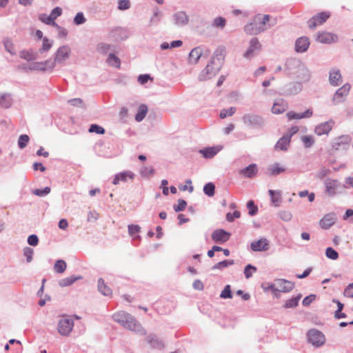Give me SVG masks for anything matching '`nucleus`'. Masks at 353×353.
Here are the masks:
<instances>
[{
  "mask_svg": "<svg viewBox=\"0 0 353 353\" xmlns=\"http://www.w3.org/2000/svg\"><path fill=\"white\" fill-rule=\"evenodd\" d=\"M11 104L9 96L6 94L0 95V105L3 108H8Z\"/></svg>",
  "mask_w": 353,
  "mask_h": 353,
  "instance_id": "41",
  "label": "nucleus"
},
{
  "mask_svg": "<svg viewBox=\"0 0 353 353\" xmlns=\"http://www.w3.org/2000/svg\"><path fill=\"white\" fill-rule=\"evenodd\" d=\"M279 217L285 221H288L292 219V214L289 211H281L279 212Z\"/></svg>",
  "mask_w": 353,
  "mask_h": 353,
  "instance_id": "55",
  "label": "nucleus"
},
{
  "mask_svg": "<svg viewBox=\"0 0 353 353\" xmlns=\"http://www.w3.org/2000/svg\"><path fill=\"white\" fill-rule=\"evenodd\" d=\"M350 90L349 84H345L340 88L334 94L333 97V102L334 104H339L344 101L345 97L347 95Z\"/></svg>",
  "mask_w": 353,
  "mask_h": 353,
  "instance_id": "7",
  "label": "nucleus"
},
{
  "mask_svg": "<svg viewBox=\"0 0 353 353\" xmlns=\"http://www.w3.org/2000/svg\"><path fill=\"white\" fill-rule=\"evenodd\" d=\"M4 45H5V47L6 48V50L10 52L11 54L14 53L13 50H14V46L12 44V43L10 41H6L5 43H4Z\"/></svg>",
  "mask_w": 353,
  "mask_h": 353,
  "instance_id": "64",
  "label": "nucleus"
},
{
  "mask_svg": "<svg viewBox=\"0 0 353 353\" xmlns=\"http://www.w3.org/2000/svg\"><path fill=\"white\" fill-rule=\"evenodd\" d=\"M258 172V168L256 164L252 163L248 167L239 170V174L245 178H253L256 176Z\"/></svg>",
  "mask_w": 353,
  "mask_h": 353,
  "instance_id": "13",
  "label": "nucleus"
},
{
  "mask_svg": "<svg viewBox=\"0 0 353 353\" xmlns=\"http://www.w3.org/2000/svg\"><path fill=\"white\" fill-rule=\"evenodd\" d=\"M312 110L308 109L303 113H296L292 111L288 112L286 114V117L289 120L301 119L304 118H310L312 117Z\"/></svg>",
  "mask_w": 353,
  "mask_h": 353,
  "instance_id": "18",
  "label": "nucleus"
},
{
  "mask_svg": "<svg viewBox=\"0 0 353 353\" xmlns=\"http://www.w3.org/2000/svg\"><path fill=\"white\" fill-rule=\"evenodd\" d=\"M108 64L111 66L115 67L117 68H120L121 61L119 57H117L114 54H110L108 58L107 59Z\"/></svg>",
  "mask_w": 353,
  "mask_h": 353,
  "instance_id": "32",
  "label": "nucleus"
},
{
  "mask_svg": "<svg viewBox=\"0 0 353 353\" xmlns=\"http://www.w3.org/2000/svg\"><path fill=\"white\" fill-rule=\"evenodd\" d=\"M32 192L34 195L43 196L50 192V188L46 187L43 190L35 189Z\"/></svg>",
  "mask_w": 353,
  "mask_h": 353,
  "instance_id": "50",
  "label": "nucleus"
},
{
  "mask_svg": "<svg viewBox=\"0 0 353 353\" xmlns=\"http://www.w3.org/2000/svg\"><path fill=\"white\" fill-rule=\"evenodd\" d=\"M39 19L44 23L47 25H52L53 26H55L57 28L59 27L57 23L54 21L52 18H51L50 15H47L46 14H41L39 17Z\"/></svg>",
  "mask_w": 353,
  "mask_h": 353,
  "instance_id": "33",
  "label": "nucleus"
},
{
  "mask_svg": "<svg viewBox=\"0 0 353 353\" xmlns=\"http://www.w3.org/2000/svg\"><path fill=\"white\" fill-rule=\"evenodd\" d=\"M308 341L316 346H321L325 343V336L320 331L312 329L307 332Z\"/></svg>",
  "mask_w": 353,
  "mask_h": 353,
  "instance_id": "4",
  "label": "nucleus"
},
{
  "mask_svg": "<svg viewBox=\"0 0 353 353\" xmlns=\"http://www.w3.org/2000/svg\"><path fill=\"white\" fill-rule=\"evenodd\" d=\"M85 21V19L82 12H78L74 19V22L77 25L82 24Z\"/></svg>",
  "mask_w": 353,
  "mask_h": 353,
  "instance_id": "52",
  "label": "nucleus"
},
{
  "mask_svg": "<svg viewBox=\"0 0 353 353\" xmlns=\"http://www.w3.org/2000/svg\"><path fill=\"white\" fill-rule=\"evenodd\" d=\"M269 194L271 198V202L275 207H278L282 201L281 193L280 191L269 190Z\"/></svg>",
  "mask_w": 353,
  "mask_h": 353,
  "instance_id": "25",
  "label": "nucleus"
},
{
  "mask_svg": "<svg viewBox=\"0 0 353 353\" xmlns=\"http://www.w3.org/2000/svg\"><path fill=\"white\" fill-rule=\"evenodd\" d=\"M218 149L213 147L203 150L201 152L205 158H212L218 152Z\"/></svg>",
  "mask_w": 353,
  "mask_h": 353,
  "instance_id": "34",
  "label": "nucleus"
},
{
  "mask_svg": "<svg viewBox=\"0 0 353 353\" xmlns=\"http://www.w3.org/2000/svg\"><path fill=\"white\" fill-rule=\"evenodd\" d=\"M270 20V15H262L259 14L253 18L252 22L245 26L244 30L247 34L250 35L259 34L260 32L267 30L271 26L276 24V20L274 19L272 24L267 25Z\"/></svg>",
  "mask_w": 353,
  "mask_h": 353,
  "instance_id": "1",
  "label": "nucleus"
},
{
  "mask_svg": "<svg viewBox=\"0 0 353 353\" xmlns=\"http://www.w3.org/2000/svg\"><path fill=\"white\" fill-rule=\"evenodd\" d=\"M30 139H29V137L26 134H22L19 137V140H18V145L20 148H24L28 141H29Z\"/></svg>",
  "mask_w": 353,
  "mask_h": 353,
  "instance_id": "43",
  "label": "nucleus"
},
{
  "mask_svg": "<svg viewBox=\"0 0 353 353\" xmlns=\"http://www.w3.org/2000/svg\"><path fill=\"white\" fill-rule=\"evenodd\" d=\"M226 23V20L222 17H219L214 19L213 21V26L218 28H223Z\"/></svg>",
  "mask_w": 353,
  "mask_h": 353,
  "instance_id": "38",
  "label": "nucleus"
},
{
  "mask_svg": "<svg viewBox=\"0 0 353 353\" xmlns=\"http://www.w3.org/2000/svg\"><path fill=\"white\" fill-rule=\"evenodd\" d=\"M176 23L179 25H184L188 23V17L185 12H180L174 15Z\"/></svg>",
  "mask_w": 353,
  "mask_h": 353,
  "instance_id": "31",
  "label": "nucleus"
},
{
  "mask_svg": "<svg viewBox=\"0 0 353 353\" xmlns=\"http://www.w3.org/2000/svg\"><path fill=\"white\" fill-rule=\"evenodd\" d=\"M315 298V295L313 294L306 296L303 300V305L304 306H308L313 301H314Z\"/></svg>",
  "mask_w": 353,
  "mask_h": 353,
  "instance_id": "63",
  "label": "nucleus"
},
{
  "mask_svg": "<svg viewBox=\"0 0 353 353\" xmlns=\"http://www.w3.org/2000/svg\"><path fill=\"white\" fill-rule=\"evenodd\" d=\"M261 49V44L256 38H253L250 41V46L244 54V57L247 59L252 58L255 52L259 51Z\"/></svg>",
  "mask_w": 353,
  "mask_h": 353,
  "instance_id": "9",
  "label": "nucleus"
},
{
  "mask_svg": "<svg viewBox=\"0 0 353 353\" xmlns=\"http://www.w3.org/2000/svg\"><path fill=\"white\" fill-rule=\"evenodd\" d=\"M310 45L307 37H303L299 38L295 44L296 50L299 52H303L307 50Z\"/></svg>",
  "mask_w": 353,
  "mask_h": 353,
  "instance_id": "21",
  "label": "nucleus"
},
{
  "mask_svg": "<svg viewBox=\"0 0 353 353\" xmlns=\"http://www.w3.org/2000/svg\"><path fill=\"white\" fill-rule=\"evenodd\" d=\"M236 112V108L231 107L228 109H223L220 112V117L221 119H225L227 117L232 116Z\"/></svg>",
  "mask_w": 353,
  "mask_h": 353,
  "instance_id": "37",
  "label": "nucleus"
},
{
  "mask_svg": "<svg viewBox=\"0 0 353 353\" xmlns=\"http://www.w3.org/2000/svg\"><path fill=\"white\" fill-rule=\"evenodd\" d=\"M251 249L254 252L266 251L269 249V242L265 238H261L250 244Z\"/></svg>",
  "mask_w": 353,
  "mask_h": 353,
  "instance_id": "10",
  "label": "nucleus"
},
{
  "mask_svg": "<svg viewBox=\"0 0 353 353\" xmlns=\"http://www.w3.org/2000/svg\"><path fill=\"white\" fill-rule=\"evenodd\" d=\"M67 264L63 260H58L54 265V270L57 273L62 274L65 272Z\"/></svg>",
  "mask_w": 353,
  "mask_h": 353,
  "instance_id": "30",
  "label": "nucleus"
},
{
  "mask_svg": "<svg viewBox=\"0 0 353 353\" xmlns=\"http://www.w3.org/2000/svg\"><path fill=\"white\" fill-rule=\"evenodd\" d=\"M187 206V203L183 199H179L178 200V203L176 205H174V210L175 212H181L185 210V208Z\"/></svg>",
  "mask_w": 353,
  "mask_h": 353,
  "instance_id": "45",
  "label": "nucleus"
},
{
  "mask_svg": "<svg viewBox=\"0 0 353 353\" xmlns=\"http://www.w3.org/2000/svg\"><path fill=\"white\" fill-rule=\"evenodd\" d=\"M243 120L246 125L250 126H259L262 124L261 118L254 114H245Z\"/></svg>",
  "mask_w": 353,
  "mask_h": 353,
  "instance_id": "17",
  "label": "nucleus"
},
{
  "mask_svg": "<svg viewBox=\"0 0 353 353\" xmlns=\"http://www.w3.org/2000/svg\"><path fill=\"white\" fill-rule=\"evenodd\" d=\"M290 136H283L281 137L276 144V149L280 150H286L290 145Z\"/></svg>",
  "mask_w": 353,
  "mask_h": 353,
  "instance_id": "24",
  "label": "nucleus"
},
{
  "mask_svg": "<svg viewBox=\"0 0 353 353\" xmlns=\"http://www.w3.org/2000/svg\"><path fill=\"white\" fill-rule=\"evenodd\" d=\"M335 216L333 214H327L321 219L319 224L323 229H328L335 223Z\"/></svg>",
  "mask_w": 353,
  "mask_h": 353,
  "instance_id": "19",
  "label": "nucleus"
},
{
  "mask_svg": "<svg viewBox=\"0 0 353 353\" xmlns=\"http://www.w3.org/2000/svg\"><path fill=\"white\" fill-rule=\"evenodd\" d=\"M345 296L353 298V283L349 284L344 290Z\"/></svg>",
  "mask_w": 353,
  "mask_h": 353,
  "instance_id": "54",
  "label": "nucleus"
},
{
  "mask_svg": "<svg viewBox=\"0 0 353 353\" xmlns=\"http://www.w3.org/2000/svg\"><path fill=\"white\" fill-rule=\"evenodd\" d=\"M71 54V49L68 46H63L58 48L55 54L54 59L53 61H46L37 63V69L41 70H52L53 69L56 63H62L66 59H68Z\"/></svg>",
  "mask_w": 353,
  "mask_h": 353,
  "instance_id": "2",
  "label": "nucleus"
},
{
  "mask_svg": "<svg viewBox=\"0 0 353 353\" xmlns=\"http://www.w3.org/2000/svg\"><path fill=\"white\" fill-rule=\"evenodd\" d=\"M140 227L138 225H129L128 232L130 235H134L140 232Z\"/></svg>",
  "mask_w": 353,
  "mask_h": 353,
  "instance_id": "60",
  "label": "nucleus"
},
{
  "mask_svg": "<svg viewBox=\"0 0 353 353\" xmlns=\"http://www.w3.org/2000/svg\"><path fill=\"white\" fill-rule=\"evenodd\" d=\"M62 14V10L61 8L59 7H56L55 8H54L51 13H50V16H51V18H52V19L54 20V21H55V19L59 17L61 14Z\"/></svg>",
  "mask_w": 353,
  "mask_h": 353,
  "instance_id": "56",
  "label": "nucleus"
},
{
  "mask_svg": "<svg viewBox=\"0 0 353 353\" xmlns=\"http://www.w3.org/2000/svg\"><path fill=\"white\" fill-rule=\"evenodd\" d=\"M154 172V170L151 167H143L141 170V174L144 176L152 175Z\"/></svg>",
  "mask_w": 353,
  "mask_h": 353,
  "instance_id": "58",
  "label": "nucleus"
},
{
  "mask_svg": "<svg viewBox=\"0 0 353 353\" xmlns=\"http://www.w3.org/2000/svg\"><path fill=\"white\" fill-rule=\"evenodd\" d=\"M233 264H234V260H224V261L219 262L218 263L214 265L212 268L214 270H216V269L222 270L223 268H226V267L233 265Z\"/></svg>",
  "mask_w": 353,
  "mask_h": 353,
  "instance_id": "36",
  "label": "nucleus"
},
{
  "mask_svg": "<svg viewBox=\"0 0 353 353\" xmlns=\"http://www.w3.org/2000/svg\"><path fill=\"white\" fill-rule=\"evenodd\" d=\"M341 81V74L339 70H333L330 72V82L332 85L336 86Z\"/></svg>",
  "mask_w": 353,
  "mask_h": 353,
  "instance_id": "27",
  "label": "nucleus"
},
{
  "mask_svg": "<svg viewBox=\"0 0 353 353\" xmlns=\"http://www.w3.org/2000/svg\"><path fill=\"white\" fill-rule=\"evenodd\" d=\"M52 46V43L49 41L46 37L43 38V44L41 48L39 50L40 52L48 51Z\"/></svg>",
  "mask_w": 353,
  "mask_h": 353,
  "instance_id": "49",
  "label": "nucleus"
},
{
  "mask_svg": "<svg viewBox=\"0 0 353 353\" xmlns=\"http://www.w3.org/2000/svg\"><path fill=\"white\" fill-rule=\"evenodd\" d=\"M149 79H152L149 74H141L138 77V81L141 84H145Z\"/></svg>",
  "mask_w": 353,
  "mask_h": 353,
  "instance_id": "62",
  "label": "nucleus"
},
{
  "mask_svg": "<svg viewBox=\"0 0 353 353\" xmlns=\"http://www.w3.org/2000/svg\"><path fill=\"white\" fill-rule=\"evenodd\" d=\"M23 254L26 257L27 262H30L32 259L33 250L30 248H26L23 250Z\"/></svg>",
  "mask_w": 353,
  "mask_h": 353,
  "instance_id": "57",
  "label": "nucleus"
},
{
  "mask_svg": "<svg viewBox=\"0 0 353 353\" xmlns=\"http://www.w3.org/2000/svg\"><path fill=\"white\" fill-rule=\"evenodd\" d=\"M241 216V213L239 211H234L233 213H228L226 214V219L229 222H232L235 218H239Z\"/></svg>",
  "mask_w": 353,
  "mask_h": 353,
  "instance_id": "51",
  "label": "nucleus"
},
{
  "mask_svg": "<svg viewBox=\"0 0 353 353\" xmlns=\"http://www.w3.org/2000/svg\"><path fill=\"white\" fill-rule=\"evenodd\" d=\"M20 57L26 60L30 61L34 59V55L29 51H21L20 52Z\"/></svg>",
  "mask_w": 353,
  "mask_h": 353,
  "instance_id": "59",
  "label": "nucleus"
},
{
  "mask_svg": "<svg viewBox=\"0 0 353 353\" xmlns=\"http://www.w3.org/2000/svg\"><path fill=\"white\" fill-rule=\"evenodd\" d=\"M130 3L129 0H120L119 1L118 8L121 10H125L130 8Z\"/></svg>",
  "mask_w": 353,
  "mask_h": 353,
  "instance_id": "53",
  "label": "nucleus"
},
{
  "mask_svg": "<svg viewBox=\"0 0 353 353\" xmlns=\"http://www.w3.org/2000/svg\"><path fill=\"white\" fill-rule=\"evenodd\" d=\"M326 256L332 260H336L339 258L338 252L334 250L332 248H327L325 250Z\"/></svg>",
  "mask_w": 353,
  "mask_h": 353,
  "instance_id": "39",
  "label": "nucleus"
},
{
  "mask_svg": "<svg viewBox=\"0 0 353 353\" xmlns=\"http://www.w3.org/2000/svg\"><path fill=\"white\" fill-rule=\"evenodd\" d=\"M301 297V295H298L295 297H292V299L287 300L285 303L284 307L285 308L296 307L299 304Z\"/></svg>",
  "mask_w": 353,
  "mask_h": 353,
  "instance_id": "29",
  "label": "nucleus"
},
{
  "mask_svg": "<svg viewBox=\"0 0 353 353\" xmlns=\"http://www.w3.org/2000/svg\"><path fill=\"white\" fill-rule=\"evenodd\" d=\"M256 271V268L251 265H248L244 270V274L247 279L252 276V274Z\"/></svg>",
  "mask_w": 353,
  "mask_h": 353,
  "instance_id": "48",
  "label": "nucleus"
},
{
  "mask_svg": "<svg viewBox=\"0 0 353 353\" xmlns=\"http://www.w3.org/2000/svg\"><path fill=\"white\" fill-rule=\"evenodd\" d=\"M277 288L275 289V291L282 292H288L291 291L294 288V283L291 281L281 279L277 281L276 283Z\"/></svg>",
  "mask_w": 353,
  "mask_h": 353,
  "instance_id": "16",
  "label": "nucleus"
},
{
  "mask_svg": "<svg viewBox=\"0 0 353 353\" xmlns=\"http://www.w3.org/2000/svg\"><path fill=\"white\" fill-rule=\"evenodd\" d=\"M285 168L278 163L270 165L268 169V174L271 176L278 175L281 173L285 172Z\"/></svg>",
  "mask_w": 353,
  "mask_h": 353,
  "instance_id": "23",
  "label": "nucleus"
},
{
  "mask_svg": "<svg viewBox=\"0 0 353 353\" xmlns=\"http://www.w3.org/2000/svg\"><path fill=\"white\" fill-rule=\"evenodd\" d=\"M39 239L37 235L32 234L28 236V243L30 245L36 246L38 244Z\"/></svg>",
  "mask_w": 353,
  "mask_h": 353,
  "instance_id": "61",
  "label": "nucleus"
},
{
  "mask_svg": "<svg viewBox=\"0 0 353 353\" xmlns=\"http://www.w3.org/2000/svg\"><path fill=\"white\" fill-rule=\"evenodd\" d=\"M220 296L223 299H231L232 297L230 286L227 285L221 292Z\"/></svg>",
  "mask_w": 353,
  "mask_h": 353,
  "instance_id": "47",
  "label": "nucleus"
},
{
  "mask_svg": "<svg viewBox=\"0 0 353 353\" xmlns=\"http://www.w3.org/2000/svg\"><path fill=\"white\" fill-rule=\"evenodd\" d=\"M301 141H303L305 148L311 147L314 142L313 137L307 135L303 136L301 137Z\"/></svg>",
  "mask_w": 353,
  "mask_h": 353,
  "instance_id": "46",
  "label": "nucleus"
},
{
  "mask_svg": "<svg viewBox=\"0 0 353 353\" xmlns=\"http://www.w3.org/2000/svg\"><path fill=\"white\" fill-rule=\"evenodd\" d=\"M226 50L224 47H219L216 49L213 57L211 61L212 65H216L220 67L224 61L225 57Z\"/></svg>",
  "mask_w": 353,
  "mask_h": 353,
  "instance_id": "8",
  "label": "nucleus"
},
{
  "mask_svg": "<svg viewBox=\"0 0 353 353\" xmlns=\"http://www.w3.org/2000/svg\"><path fill=\"white\" fill-rule=\"evenodd\" d=\"M338 37L336 34L327 32H319L317 34V41L323 43L336 42Z\"/></svg>",
  "mask_w": 353,
  "mask_h": 353,
  "instance_id": "12",
  "label": "nucleus"
},
{
  "mask_svg": "<svg viewBox=\"0 0 353 353\" xmlns=\"http://www.w3.org/2000/svg\"><path fill=\"white\" fill-rule=\"evenodd\" d=\"M82 279V277L81 276H76L72 275L69 277L60 279L59 281V285L61 287L70 286L72 284H73L75 281H77L79 279Z\"/></svg>",
  "mask_w": 353,
  "mask_h": 353,
  "instance_id": "26",
  "label": "nucleus"
},
{
  "mask_svg": "<svg viewBox=\"0 0 353 353\" xmlns=\"http://www.w3.org/2000/svg\"><path fill=\"white\" fill-rule=\"evenodd\" d=\"M330 17L328 12H321L312 17L308 21V26L310 29H314L316 26L322 25Z\"/></svg>",
  "mask_w": 353,
  "mask_h": 353,
  "instance_id": "5",
  "label": "nucleus"
},
{
  "mask_svg": "<svg viewBox=\"0 0 353 353\" xmlns=\"http://www.w3.org/2000/svg\"><path fill=\"white\" fill-rule=\"evenodd\" d=\"M134 174L130 171H125L117 174L113 179V184L117 185L120 181H127L128 179L133 180Z\"/></svg>",
  "mask_w": 353,
  "mask_h": 353,
  "instance_id": "20",
  "label": "nucleus"
},
{
  "mask_svg": "<svg viewBox=\"0 0 353 353\" xmlns=\"http://www.w3.org/2000/svg\"><path fill=\"white\" fill-rule=\"evenodd\" d=\"M89 132H94L98 134H103L105 133V130L103 128L97 124H92L89 128Z\"/></svg>",
  "mask_w": 353,
  "mask_h": 353,
  "instance_id": "40",
  "label": "nucleus"
},
{
  "mask_svg": "<svg viewBox=\"0 0 353 353\" xmlns=\"http://www.w3.org/2000/svg\"><path fill=\"white\" fill-rule=\"evenodd\" d=\"M247 208L249 210V214L253 216L256 214L258 211L257 206L254 204V202L252 200L247 203Z\"/></svg>",
  "mask_w": 353,
  "mask_h": 353,
  "instance_id": "44",
  "label": "nucleus"
},
{
  "mask_svg": "<svg viewBox=\"0 0 353 353\" xmlns=\"http://www.w3.org/2000/svg\"><path fill=\"white\" fill-rule=\"evenodd\" d=\"M288 106V103L284 99H278L273 104L272 112L276 114L283 113L287 110Z\"/></svg>",
  "mask_w": 353,
  "mask_h": 353,
  "instance_id": "15",
  "label": "nucleus"
},
{
  "mask_svg": "<svg viewBox=\"0 0 353 353\" xmlns=\"http://www.w3.org/2000/svg\"><path fill=\"white\" fill-rule=\"evenodd\" d=\"M203 54L202 49L199 47L194 48L189 54V62L192 64L196 63Z\"/></svg>",
  "mask_w": 353,
  "mask_h": 353,
  "instance_id": "22",
  "label": "nucleus"
},
{
  "mask_svg": "<svg viewBox=\"0 0 353 353\" xmlns=\"http://www.w3.org/2000/svg\"><path fill=\"white\" fill-rule=\"evenodd\" d=\"M114 321L123 324L130 330L137 327V321L125 312H119L113 315Z\"/></svg>",
  "mask_w": 353,
  "mask_h": 353,
  "instance_id": "3",
  "label": "nucleus"
},
{
  "mask_svg": "<svg viewBox=\"0 0 353 353\" xmlns=\"http://www.w3.org/2000/svg\"><path fill=\"white\" fill-rule=\"evenodd\" d=\"M74 323L72 319H61L58 324V332L63 336H68L72 330Z\"/></svg>",
  "mask_w": 353,
  "mask_h": 353,
  "instance_id": "6",
  "label": "nucleus"
},
{
  "mask_svg": "<svg viewBox=\"0 0 353 353\" xmlns=\"http://www.w3.org/2000/svg\"><path fill=\"white\" fill-rule=\"evenodd\" d=\"M230 236V234L224 230H216L212 234V240L216 243H222L227 241Z\"/></svg>",
  "mask_w": 353,
  "mask_h": 353,
  "instance_id": "11",
  "label": "nucleus"
},
{
  "mask_svg": "<svg viewBox=\"0 0 353 353\" xmlns=\"http://www.w3.org/2000/svg\"><path fill=\"white\" fill-rule=\"evenodd\" d=\"M334 125L333 121H329L319 124L315 128V133L319 135L327 134L332 130Z\"/></svg>",
  "mask_w": 353,
  "mask_h": 353,
  "instance_id": "14",
  "label": "nucleus"
},
{
  "mask_svg": "<svg viewBox=\"0 0 353 353\" xmlns=\"http://www.w3.org/2000/svg\"><path fill=\"white\" fill-rule=\"evenodd\" d=\"M99 290L105 296H110L112 294L111 289L105 284L103 279H99L98 281Z\"/></svg>",
  "mask_w": 353,
  "mask_h": 353,
  "instance_id": "28",
  "label": "nucleus"
},
{
  "mask_svg": "<svg viewBox=\"0 0 353 353\" xmlns=\"http://www.w3.org/2000/svg\"><path fill=\"white\" fill-rule=\"evenodd\" d=\"M148 108L145 105H141L139 108L138 112L135 116V119L137 121H141L145 117Z\"/></svg>",
  "mask_w": 353,
  "mask_h": 353,
  "instance_id": "35",
  "label": "nucleus"
},
{
  "mask_svg": "<svg viewBox=\"0 0 353 353\" xmlns=\"http://www.w3.org/2000/svg\"><path fill=\"white\" fill-rule=\"evenodd\" d=\"M215 186L212 183H207L203 188V191L205 194L212 196L214 194Z\"/></svg>",
  "mask_w": 353,
  "mask_h": 353,
  "instance_id": "42",
  "label": "nucleus"
}]
</instances>
